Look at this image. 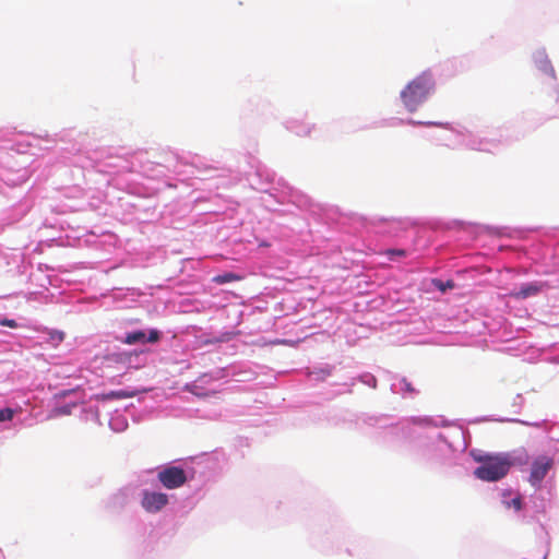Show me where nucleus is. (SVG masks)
<instances>
[{
	"label": "nucleus",
	"mask_w": 559,
	"mask_h": 559,
	"mask_svg": "<svg viewBox=\"0 0 559 559\" xmlns=\"http://www.w3.org/2000/svg\"><path fill=\"white\" fill-rule=\"evenodd\" d=\"M135 395L134 392L126 391V390H117V391H110L108 393L102 394L100 399L102 401H109V400H123V399H130Z\"/></svg>",
	"instance_id": "6e6552de"
},
{
	"label": "nucleus",
	"mask_w": 559,
	"mask_h": 559,
	"mask_svg": "<svg viewBox=\"0 0 559 559\" xmlns=\"http://www.w3.org/2000/svg\"><path fill=\"white\" fill-rule=\"evenodd\" d=\"M437 287H439L441 290H445V287H444L443 283L440 282V281L438 282Z\"/></svg>",
	"instance_id": "f3484780"
},
{
	"label": "nucleus",
	"mask_w": 559,
	"mask_h": 559,
	"mask_svg": "<svg viewBox=\"0 0 559 559\" xmlns=\"http://www.w3.org/2000/svg\"><path fill=\"white\" fill-rule=\"evenodd\" d=\"M0 324H1L2 326H8V328H12V329H14V328H16V326H17V323L15 322V320H13V319H7V318H5V319H2V320L0 321Z\"/></svg>",
	"instance_id": "2eb2a0df"
},
{
	"label": "nucleus",
	"mask_w": 559,
	"mask_h": 559,
	"mask_svg": "<svg viewBox=\"0 0 559 559\" xmlns=\"http://www.w3.org/2000/svg\"><path fill=\"white\" fill-rule=\"evenodd\" d=\"M546 286L543 282L526 283L518 292H512L510 296L516 299H526L538 295Z\"/></svg>",
	"instance_id": "0eeeda50"
},
{
	"label": "nucleus",
	"mask_w": 559,
	"mask_h": 559,
	"mask_svg": "<svg viewBox=\"0 0 559 559\" xmlns=\"http://www.w3.org/2000/svg\"><path fill=\"white\" fill-rule=\"evenodd\" d=\"M157 479L166 489H177L183 486L188 478L183 468L170 465L158 471Z\"/></svg>",
	"instance_id": "7ed1b4c3"
},
{
	"label": "nucleus",
	"mask_w": 559,
	"mask_h": 559,
	"mask_svg": "<svg viewBox=\"0 0 559 559\" xmlns=\"http://www.w3.org/2000/svg\"><path fill=\"white\" fill-rule=\"evenodd\" d=\"M49 336L52 341L62 342L64 338V333L61 331L52 330L49 332Z\"/></svg>",
	"instance_id": "ddd939ff"
},
{
	"label": "nucleus",
	"mask_w": 559,
	"mask_h": 559,
	"mask_svg": "<svg viewBox=\"0 0 559 559\" xmlns=\"http://www.w3.org/2000/svg\"><path fill=\"white\" fill-rule=\"evenodd\" d=\"M385 254L390 260H394L395 258L406 257V251L404 249H389L385 251Z\"/></svg>",
	"instance_id": "9d476101"
},
{
	"label": "nucleus",
	"mask_w": 559,
	"mask_h": 559,
	"mask_svg": "<svg viewBox=\"0 0 559 559\" xmlns=\"http://www.w3.org/2000/svg\"><path fill=\"white\" fill-rule=\"evenodd\" d=\"M168 503V496L164 492L145 490L142 496L141 506L150 513L160 511Z\"/></svg>",
	"instance_id": "20e7f679"
},
{
	"label": "nucleus",
	"mask_w": 559,
	"mask_h": 559,
	"mask_svg": "<svg viewBox=\"0 0 559 559\" xmlns=\"http://www.w3.org/2000/svg\"><path fill=\"white\" fill-rule=\"evenodd\" d=\"M448 287L452 288L453 287V283L452 282H448Z\"/></svg>",
	"instance_id": "a211bd4d"
},
{
	"label": "nucleus",
	"mask_w": 559,
	"mask_h": 559,
	"mask_svg": "<svg viewBox=\"0 0 559 559\" xmlns=\"http://www.w3.org/2000/svg\"><path fill=\"white\" fill-rule=\"evenodd\" d=\"M14 416V411L12 408H1L0 409V423L11 420Z\"/></svg>",
	"instance_id": "9b49d317"
},
{
	"label": "nucleus",
	"mask_w": 559,
	"mask_h": 559,
	"mask_svg": "<svg viewBox=\"0 0 559 559\" xmlns=\"http://www.w3.org/2000/svg\"><path fill=\"white\" fill-rule=\"evenodd\" d=\"M481 464L474 471V475L484 481H497L503 478L512 462L508 455H486L477 460Z\"/></svg>",
	"instance_id": "f257e3e1"
},
{
	"label": "nucleus",
	"mask_w": 559,
	"mask_h": 559,
	"mask_svg": "<svg viewBox=\"0 0 559 559\" xmlns=\"http://www.w3.org/2000/svg\"><path fill=\"white\" fill-rule=\"evenodd\" d=\"M241 278L242 277L240 275H237L233 272H227V273L214 276L213 282L222 285V284H226V283H230V282L241 281Z\"/></svg>",
	"instance_id": "1a4fd4ad"
},
{
	"label": "nucleus",
	"mask_w": 559,
	"mask_h": 559,
	"mask_svg": "<svg viewBox=\"0 0 559 559\" xmlns=\"http://www.w3.org/2000/svg\"><path fill=\"white\" fill-rule=\"evenodd\" d=\"M433 80L429 73L415 78L401 93L402 100L409 111H415L433 88Z\"/></svg>",
	"instance_id": "f03ea898"
},
{
	"label": "nucleus",
	"mask_w": 559,
	"mask_h": 559,
	"mask_svg": "<svg viewBox=\"0 0 559 559\" xmlns=\"http://www.w3.org/2000/svg\"><path fill=\"white\" fill-rule=\"evenodd\" d=\"M160 340V332L158 330H151L148 335L144 331H132L126 334L122 343L127 345L144 344V343H157Z\"/></svg>",
	"instance_id": "39448f33"
},
{
	"label": "nucleus",
	"mask_w": 559,
	"mask_h": 559,
	"mask_svg": "<svg viewBox=\"0 0 559 559\" xmlns=\"http://www.w3.org/2000/svg\"><path fill=\"white\" fill-rule=\"evenodd\" d=\"M508 508H513L516 511H520L522 509V499L521 497H515L511 501L507 502Z\"/></svg>",
	"instance_id": "f8f14e48"
},
{
	"label": "nucleus",
	"mask_w": 559,
	"mask_h": 559,
	"mask_svg": "<svg viewBox=\"0 0 559 559\" xmlns=\"http://www.w3.org/2000/svg\"><path fill=\"white\" fill-rule=\"evenodd\" d=\"M402 384H403V390L408 392V393H414L415 392V389L413 388L412 383L409 381H407L406 379H403L402 380Z\"/></svg>",
	"instance_id": "dca6fc26"
},
{
	"label": "nucleus",
	"mask_w": 559,
	"mask_h": 559,
	"mask_svg": "<svg viewBox=\"0 0 559 559\" xmlns=\"http://www.w3.org/2000/svg\"><path fill=\"white\" fill-rule=\"evenodd\" d=\"M552 465V461L548 457H540L532 465L530 481L532 485H538L547 475Z\"/></svg>",
	"instance_id": "423d86ee"
},
{
	"label": "nucleus",
	"mask_w": 559,
	"mask_h": 559,
	"mask_svg": "<svg viewBox=\"0 0 559 559\" xmlns=\"http://www.w3.org/2000/svg\"><path fill=\"white\" fill-rule=\"evenodd\" d=\"M55 415L56 416H59V415H70L71 414V408L70 406H62V407H58L53 411Z\"/></svg>",
	"instance_id": "4468645a"
}]
</instances>
